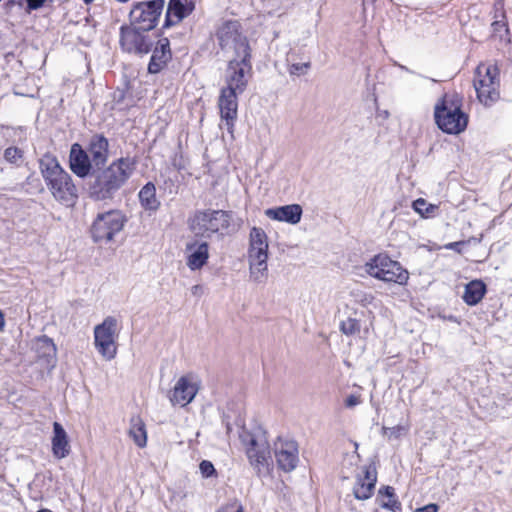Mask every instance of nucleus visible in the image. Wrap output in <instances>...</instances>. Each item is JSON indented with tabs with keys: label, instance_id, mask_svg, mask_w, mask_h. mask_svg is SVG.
Masks as SVG:
<instances>
[{
	"label": "nucleus",
	"instance_id": "4",
	"mask_svg": "<svg viewBox=\"0 0 512 512\" xmlns=\"http://www.w3.org/2000/svg\"><path fill=\"white\" fill-rule=\"evenodd\" d=\"M435 120L438 127L448 134L463 132L468 124V116L462 111V97L457 93H447L435 106Z\"/></svg>",
	"mask_w": 512,
	"mask_h": 512
},
{
	"label": "nucleus",
	"instance_id": "47",
	"mask_svg": "<svg viewBox=\"0 0 512 512\" xmlns=\"http://www.w3.org/2000/svg\"><path fill=\"white\" fill-rule=\"evenodd\" d=\"M37 512H52V511H50V510H48V509H41V510H39V511H37Z\"/></svg>",
	"mask_w": 512,
	"mask_h": 512
},
{
	"label": "nucleus",
	"instance_id": "22",
	"mask_svg": "<svg viewBox=\"0 0 512 512\" xmlns=\"http://www.w3.org/2000/svg\"><path fill=\"white\" fill-rule=\"evenodd\" d=\"M51 446L53 456L59 460L66 458L71 452L68 434L58 422L53 423Z\"/></svg>",
	"mask_w": 512,
	"mask_h": 512
},
{
	"label": "nucleus",
	"instance_id": "6",
	"mask_svg": "<svg viewBox=\"0 0 512 512\" xmlns=\"http://www.w3.org/2000/svg\"><path fill=\"white\" fill-rule=\"evenodd\" d=\"M364 271L372 278L385 283L406 285L409 272L396 260L385 253L372 257L364 264Z\"/></svg>",
	"mask_w": 512,
	"mask_h": 512
},
{
	"label": "nucleus",
	"instance_id": "19",
	"mask_svg": "<svg viewBox=\"0 0 512 512\" xmlns=\"http://www.w3.org/2000/svg\"><path fill=\"white\" fill-rule=\"evenodd\" d=\"M377 481V473L372 465L363 466L361 472L356 477V483L353 487V494L358 500L369 499L374 491Z\"/></svg>",
	"mask_w": 512,
	"mask_h": 512
},
{
	"label": "nucleus",
	"instance_id": "32",
	"mask_svg": "<svg viewBox=\"0 0 512 512\" xmlns=\"http://www.w3.org/2000/svg\"><path fill=\"white\" fill-rule=\"evenodd\" d=\"M409 430V423H399L392 427L383 426L382 435L388 441H397L400 440L402 437H405L408 434Z\"/></svg>",
	"mask_w": 512,
	"mask_h": 512
},
{
	"label": "nucleus",
	"instance_id": "17",
	"mask_svg": "<svg viewBox=\"0 0 512 512\" xmlns=\"http://www.w3.org/2000/svg\"><path fill=\"white\" fill-rule=\"evenodd\" d=\"M242 93L222 88L218 100V106L222 120L225 121L227 129L232 132L234 122L237 118L238 96Z\"/></svg>",
	"mask_w": 512,
	"mask_h": 512
},
{
	"label": "nucleus",
	"instance_id": "18",
	"mask_svg": "<svg viewBox=\"0 0 512 512\" xmlns=\"http://www.w3.org/2000/svg\"><path fill=\"white\" fill-rule=\"evenodd\" d=\"M186 265L191 271L200 270L209 259V245L206 241L192 240L185 246Z\"/></svg>",
	"mask_w": 512,
	"mask_h": 512
},
{
	"label": "nucleus",
	"instance_id": "42",
	"mask_svg": "<svg viewBox=\"0 0 512 512\" xmlns=\"http://www.w3.org/2000/svg\"><path fill=\"white\" fill-rule=\"evenodd\" d=\"M465 242L459 241V242H451L444 246L445 249L449 250H455L458 253H461V246L464 245Z\"/></svg>",
	"mask_w": 512,
	"mask_h": 512
},
{
	"label": "nucleus",
	"instance_id": "30",
	"mask_svg": "<svg viewBox=\"0 0 512 512\" xmlns=\"http://www.w3.org/2000/svg\"><path fill=\"white\" fill-rule=\"evenodd\" d=\"M141 206L145 210L156 211L160 206V201L156 197L155 185L151 182L142 187L138 194Z\"/></svg>",
	"mask_w": 512,
	"mask_h": 512
},
{
	"label": "nucleus",
	"instance_id": "46",
	"mask_svg": "<svg viewBox=\"0 0 512 512\" xmlns=\"http://www.w3.org/2000/svg\"><path fill=\"white\" fill-rule=\"evenodd\" d=\"M4 315L3 313L0 311V331L3 329L4 327Z\"/></svg>",
	"mask_w": 512,
	"mask_h": 512
},
{
	"label": "nucleus",
	"instance_id": "38",
	"mask_svg": "<svg viewBox=\"0 0 512 512\" xmlns=\"http://www.w3.org/2000/svg\"><path fill=\"white\" fill-rule=\"evenodd\" d=\"M200 472L203 477L208 478L216 473L214 465L207 460H203L199 465Z\"/></svg>",
	"mask_w": 512,
	"mask_h": 512
},
{
	"label": "nucleus",
	"instance_id": "36",
	"mask_svg": "<svg viewBox=\"0 0 512 512\" xmlns=\"http://www.w3.org/2000/svg\"><path fill=\"white\" fill-rule=\"evenodd\" d=\"M23 156L22 150L17 147H9L4 151V158L10 163H16Z\"/></svg>",
	"mask_w": 512,
	"mask_h": 512
},
{
	"label": "nucleus",
	"instance_id": "3",
	"mask_svg": "<svg viewBox=\"0 0 512 512\" xmlns=\"http://www.w3.org/2000/svg\"><path fill=\"white\" fill-rule=\"evenodd\" d=\"M269 239L261 227H252L248 236L247 261L249 278L254 283H264L268 277Z\"/></svg>",
	"mask_w": 512,
	"mask_h": 512
},
{
	"label": "nucleus",
	"instance_id": "27",
	"mask_svg": "<svg viewBox=\"0 0 512 512\" xmlns=\"http://www.w3.org/2000/svg\"><path fill=\"white\" fill-rule=\"evenodd\" d=\"M94 166L104 164L108 158V141L103 136L92 137L87 151Z\"/></svg>",
	"mask_w": 512,
	"mask_h": 512
},
{
	"label": "nucleus",
	"instance_id": "31",
	"mask_svg": "<svg viewBox=\"0 0 512 512\" xmlns=\"http://www.w3.org/2000/svg\"><path fill=\"white\" fill-rule=\"evenodd\" d=\"M129 436L138 447L143 448L146 446L147 432L145 423L140 417L136 416L131 418Z\"/></svg>",
	"mask_w": 512,
	"mask_h": 512
},
{
	"label": "nucleus",
	"instance_id": "43",
	"mask_svg": "<svg viewBox=\"0 0 512 512\" xmlns=\"http://www.w3.org/2000/svg\"><path fill=\"white\" fill-rule=\"evenodd\" d=\"M414 512H438V506L436 504H428L416 509Z\"/></svg>",
	"mask_w": 512,
	"mask_h": 512
},
{
	"label": "nucleus",
	"instance_id": "5",
	"mask_svg": "<svg viewBox=\"0 0 512 512\" xmlns=\"http://www.w3.org/2000/svg\"><path fill=\"white\" fill-rule=\"evenodd\" d=\"M216 35L226 61L251 60V47L238 21L224 22Z\"/></svg>",
	"mask_w": 512,
	"mask_h": 512
},
{
	"label": "nucleus",
	"instance_id": "11",
	"mask_svg": "<svg viewBox=\"0 0 512 512\" xmlns=\"http://www.w3.org/2000/svg\"><path fill=\"white\" fill-rule=\"evenodd\" d=\"M240 438L246 446V454L250 464L258 471L267 467L271 457L268 441L265 436L263 434L252 435L248 432H243Z\"/></svg>",
	"mask_w": 512,
	"mask_h": 512
},
{
	"label": "nucleus",
	"instance_id": "39",
	"mask_svg": "<svg viewBox=\"0 0 512 512\" xmlns=\"http://www.w3.org/2000/svg\"><path fill=\"white\" fill-rule=\"evenodd\" d=\"M361 403L359 394H351L345 398L344 404L347 408H353Z\"/></svg>",
	"mask_w": 512,
	"mask_h": 512
},
{
	"label": "nucleus",
	"instance_id": "25",
	"mask_svg": "<svg viewBox=\"0 0 512 512\" xmlns=\"http://www.w3.org/2000/svg\"><path fill=\"white\" fill-rule=\"evenodd\" d=\"M170 44L167 38L160 39L157 43V46L153 50L151 60L148 66V70L150 73H157L161 70V68L166 64V62L170 59Z\"/></svg>",
	"mask_w": 512,
	"mask_h": 512
},
{
	"label": "nucleus",
	"instance_id": "12",
	"mask_svg": "<svg viewBox=\"0 0 512 512\" xmlns=\"http://www.w3.org/2000/svg\"><path fill=\"white\" fill-rule=\"evenodd\" d=\"M252 75L251 60H227L224 88L243 93Z\"/></svg>",
	"mask_w": 512,
	"mask_h": 512
},
{
	"label": "nucleus",
	"instance_id": "15",
	"mask_svg": "<svg viewBox=\"0 0 512 512\" xmlns=\"http://www.w3.org/2000/svg\"><path fill=\"white\" fill-rule=\"evenodd\" d=\"M145 32L132 24L122 27L120 37L122 48L130 53L147 54L150 51L152 41Z\"/></svg>",
	"mask_w": 512,
	"mask_h": 512
},
{
	"label": "nucleus",
	"instance_id": "16",
	"mask_svg": "<svg viewBox=\"0 0 512 512\" xmlns=\"http://www.w3.org/2000/svg\"><path fill=\"white\" fill-rule=\"evenodd\" d=\"M47 186L54 198L67 206L73 205L77 199L76 187L67 172L47 183Z\"/></svg>",
	"mask_w": 512,
	"mask_h": 512
},
{
	"label": "nucleus",
	"instance_id": "44",
	"mask_svg": "<svg viewBox=\"0 0 512 512\" xmlns=\"http://www.w3.org/2000/svg\"><path fill=\"white\" fill-rule=\"evenodd\" d=\"M494 31H499L500 28H504L507 31L506 25L500 21H495L492 24Z\"/></svg>",
	"mask_w": 512,
	"mask_h": 512
},
{
	"label": "nucleus",
	"instance_id": "28",
	"mask_svg": "<svg viewBox=\"0 0 512 512\" xmlns=\"http://www.w3.org/2000/svg\"><path fill=\"white\" fill-rule=\"evenodd\" d=\"M40 171L46 184L66 172L60 166L57 158L49 153L40 159Z\"/></svg>",
	"mask_w": 512,
	"mask_h": 512
},
{
	"label": "nucleus",
	"instance_id": "24",
	"mask_svg": "<svg viewBox=\"0 0 512 512\" xmlns=\"http://www.w3.org/2000/svg\"><path fill=\"white\" fill-rule=\"evenodd\" d=\"M32 349L39 360L44 361L47 365H54L57 349L52 339L46 335L39 336L32 341Z\"/></svg>",
	"mask_w": 512,
	"mask_h": 512
},
{
	"label": "nucleus",
	"instance_id": "34",
	"mask_svg": "<svg viewBox=\"0 0 512 512\" xmlns=\"http://www.w3.org/2000/svg\"><path fill=\"white\" fill-rule=\"evenodd\" d=\"M379 494L382 497V507L392 511H395L398 508V502L394 498V490L392 487L387 486L383 489H380Z\"/></svg>",
	"mask_w": 512,
	"mask_h": 512
},
{
	"label": "nucleus",
	"instance_id": "35",
	"mask_svg": "<svg viewBox=\"0 0 512 512\" xmlns=\"http://www.w3.org/2000/svg\"><path fill=\"white\" fill-rule=\"evenodd\" d=\"M375 296L372 293L361 292L356 297V302L364 308H368L369 306H375Z\"/></svg>",
	"mask_w": 512,
	"mask_h": 512
},
{
	"label": "nucleus",
	"instance_id": "21",
	"mask_svg": "<svg viewBox=\"0 0 512 512\" xmlns=\"http://www.w3.org/2000/svg\"><path fill=\"white\" fill-rule=\"evenodd\" d=\"M195 8L193 0H169L165 26L170 27L178 24L184 18L189 16Z\"/></svg>",
	"mask_w": 512,
	"mask_h": 512
},
{
	"label": "nucleus",
	"instance_id": "9",
	"mask_svg": "<svg viewBox=\"0 0 512 512\" xmlns=\"http://www.w3.org/2000/svg\"><path fill=\"white\" fill-rule=\"evenodd\" d=\"M164 0H152L136 3L130 11L131 24L142 31L155 28L164 10Z\"/></svg>",
	"mask_w": 512,
	"mask_h": 512
},
{
	"label": "nucleus",
	"instance_id": "45",
	"mask_svg": "<svg viewBox=\"0 0 512 512\" xmlns=\"http://www.w3.org/2000/svg\"><path fill=\"white\" fill-rule=\"evenodd\" d=\"M202 286L201 285H194L192 288H191V292L193 295H200L202 293Z\"/></svg>",
	"mask_w": 512,
	"mask_h": 512
},
{
	"label": "nucleus",
	"instance_id": "10",
	"mask_svg": "<svg viewBox=\"0 0 512 512\" xmlns=\"http://www.w3.org/2000/svg\"><path fill=\"white\" fill-rule=\"evenodd\" d=\"M125 223L124 216L119 211H108L99 214L91 227V234L95 242L110 241L119 233Z\"/></svg>",
	"mask_w": 512,
	"mask_h": 512
},
{
	"label": "nucleus",
	"instance_id": "33",
	"mask_svg": "<svg viewBox=\"0 0 512 512\" xmlns=\"http://www.w3.org/2000/svg\"><path fill=\"white\" fill-rule=\"evenodd\" d=\"M412 207L416 213L423 218H428L434 215L437 211L438 206L435 204L428 203L423 198H418L412 203Z\"/></svg>",
	"mask_w": 512,
	"mask_h": 512
},
{
	"label": "nucleus",
	"instance_id": "14",
	"mask_svg": "<svg viewBox=\"0 0 512 512\" xmlns=\"http://www.w3.org/2000/svg\"><path fill=\"white\" fill-rule=\"evenodd\" d=\"M274 456L279 469L284 472L293 471L299 462V447L292 439L279 437L274 442Z\"/></svg>",
	"mask_w": 512,
	"mask_h": 512
},
{
	"label": "nucleus",
	"instance_id": "37",
	"mask_svg": "<svg viewBox=\"0 0 512 512\" xmlns=\"http://www.w3.org/2000/svg\"><path fill=\"white\" fill-rule=\"evenodd\" d=\"M310 68V63L309 62H306V63H295V64H292L289 68V73L291 75H304L307 73V71L309 70Z\"/></svg>",
	"mask_w": 512,
	"mask_h": 512
},
{
	"label": "nucleus",
	"instance_id": "8",
	"mask_svg": "<svg viewBox=\"0 0 512 512\" xmlns=\"http://www.w3.org/2000/svg\"><path fill=\"white\" fill-rule=\"evenodd\" d=\"M498 71L494 66L479 65L476 69L474 87L477 97L485 106H490L499 99Z\"/></svg>",
	"mask_w": 512,
	"mask_h": 512
},
{
	"label": "nucleus",
	"instance_id": "41",
	"mask_svg": "<svg viewBox=\"0 0 512 512\" xmlns=\"http://www.w3.org/2000/svg\"><path fill=\"white\" fill-rule=\"evenodd\" d=\"M218 512H242V507L237 503H233L226 505L225 507L221 508Z\"/></svg>",
	"mask_w": 512,
	"mask_h": 512
},
{
	"label": "nucleus",
	"instance_id": "26",
	"mask_svg": "<svg viewBox=\"0 0 512 512\" xmlns=\"http://www.w3.org/2000/svg\"><path fill=\"white\" fill-rule=\"evenodd\" d=\"M366 316L368 318V324H366L363 329L360 320L349 317L340 323V331L347 336H351L359 334L362 330L364 336H367L374 327L375 315L371 310H368Z\"/></svg>",
	"mask_w": 512,
	"mask_h": 512
},
{
	"label": "nucleus",
	"instance_id": "23",
	"mask_svg": "<svg viewBox=\"0 0 512 512\" xmlns=\"http://www.w3.org/2000/svg\"><path fill=\"white\" fill-rule=\"evenodd\" d=\"M93 163L86 151L75 143L70 150V168L79 177H85L89 174Z\"/></svg>",
	"mask_w": 512,
	"mask_h": 512
},
{
	"label": "nucleus",
	"instance_id": "40",
	"mask_svg": "<svg viewBox=\"0 0 512 512\" xmlns=\"http://www.w3.org/2000/svg\"><path fill=\"white\" fill-rule=\"evenodd\" d=\"M27 2V12H30L32 10H37L41 8L46 0H26Z\"/></svg>",
	"mask_w": 512,
	"mask_h": 512
},
{
	"label": "nucleus",
	"instance_id": "29",
	"mask_svg": "<svg viewBox=\"0 0 512 512\" xmlns=\"http://www.w3.org/2000/svg\"><path fill=\"white\" fill-rule=\"evenodd\" d=\"M486 293V285L481 280H473L465 286L463 300L473 306L478 304Z\"/></svg>",
	"mask_w": 512,
	"mask_h": 512
},
{
	"label": "nucleus",
	"instance_id": "7",
	"mask_svg": "<svg viewBox=\"0 0 512 512\" xmlns=\"http://www.w3.org/2000/svg\"><path fill=\"white\" fill-rule=\"evenodd\" d=\"M119 333V321L113 316L106 317L94 327V347L104 360L111 361L116 357Z\"/></svg>",
	"mask_w": 512,
	"mask_h": 512
},
{
	"label": "nucleus",
	"instance_id": "2",
	"mask_svg": "<svg viewBox=\"0 0 512 512\" xmlns=\"http://www.w3.org/2000/svg\"><path fill=\"white\" fill-rule=\"evenodd\" d=\"M135 168L130 158H121L102 170L91 186V195L97 200H105L128 180Z\"/></svg>",
	"mask_w": 512,
	"mask_h": 512
},
{
	"label": "nucleus",
	"instance_id": "20",
	"mask_svg": "<svg viewBox=\"0 0 512 512\" xmlns=\"http://www.w3.org/2000/svg\"><path fill=\"white\" fill-rule=\"evenodd\" d=\"M302 207L299 204H289L275 208H268L264 211L267 218L279 222H286L296 225L302 217Z\"/></svg>",
	"mask_w": 512,
	"mask_h": 512
},
{
	"label": "nucleus",
	"instance_id": "1",
	"mask_svg": "<svg viewBox=\"0 0 512 512\" xmlns=\"http://www.w3.org/2000/svg\"><path fill=\"white\" fill-rule=\"evenodd\" d=\"M242 225L232 212L206 209L195 212L188 220L191 233L197 238L223 237L236 232Z\"/></svg>",
	"mask_w": 512,
	"mask_h": 512
},
{
	"label": "nucleus",
	"instance_id": "13",
	"mask_svg": "<svg viewBox=\"0 0 512 512\" xmlns=\"http://www.w3.org/2000/svg\"><path fill=\"white\" fill-rule=\"evenodd\" d=\"M200 379L193 373L182 375L176 381L169 394V400L173 405L184 407L191 403L200 389Z\"/></svg>",
	"mask_w": 512,
	"mask_h": 512
}]
</instances>
